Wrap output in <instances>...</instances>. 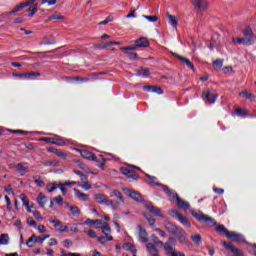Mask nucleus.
<instances>
[{"label":"nucleus","instance_id":"nucleus-14","mask_svg":"<svg viewBox=\"0 0 256 256\" xmlns=\"http://www.w3.org/2000/svg\"><path fill=\"white\" fill-rule=\"evenodd\" d=\"M173 199L177 200V205L178 207H180V209H184V211H187V209H189V204L181 199L178 194H173Z\"/></svg>","mask_w":256,"mask_h":256},{"label":"nucleus","instance_id":"nucleus-27","mask_svg":"<svg viewBox=\"0 0 256 256\" xmlns=\"http://www.w3.org/2000/svg\"><path fill=\"white\" fill-rule=\"evenodd\" d=\"M37 5L38 4H35V3L28 5L29 8L26 10V13H29L28 17H33L35 15V13H37V11H38Z\"/></svg>","mask_w":256,"mask_h":256},{"label":"nucleus","instance_id":"nucleus-11","mask_svg":"<svg viewBox=\"0 0 256 256\" xmlns=\"http://www.w3.org/2000/svg\"><path fill=\"white\" fill-rule=\"evenodd\" d=\"M37 0H26L23 3H20L18 6H16L9 14L11 13H17L18 11H21V9H25V7H29V5H33Z\"/></svg>","mask_w":256,"mask_h":256},{"label":"nucleus","instance_id":"nucleus-51","mask_svg":"<svg viewBox=\"0 0 256 256\" xmlns=\"http://www.w3.org/2000/svg\"><path fill=\"white\" fill-rule=\"evenodd\" d=\"M85 233L90 237L91 239H97V234L94 230L90 229L88 231H85Z\"/></svg>","mask_w":256,"mask_h":256},{"label":"nucleus","instance_id":"nucleus-40","mask_svg":"<svg viewBox=\"0 0 256 256\" xmlns=\"http://www.w3.org/2000/svg\"><path fill=\"white\" fill-rule=\"evenodd\" d=\"M43 165H44L45 167H58L59 161H57V160H53V161L48 160V161H46V162H43Z\"/></svg>","mask_w":256,"mask_h":256},{"label":"nucleus","instance_id":"nucleus-39","mask_svg":"<svg viewBox=\"0 0 256 256\" xmlns=\"http://www.w3.org/2000/svg\"><path fill=\"white\" fill-rule=\"evenodd\" d=\"M212 65L216 71H219V69H221V67H223V60L217 59L212 63Z\"/></svg>","mask_w":256,"mask_h":256},{"label":"nucleus","instance_id":"nucleus-32","mask_svg":"<svg viewBox=\"0 0 256 256\" xmlns=\"http://www.w3.org/2000/svg\"><path fill=\"white\" fill-rule=\"evenodd\" d=\"M63 19H65V16L61 15L58 12H55L50 17H48V21H54V20L63 21Z\"/></svg>","mask_w":256,"mask_h":256},{"label":"nucleus","instance_id":"nucleus-50","mask_svg":"<svg viewBox=\"0 0 256 256\" xmlns=\"http://www.w3.org/2000/svg\"><path fill=\"white\" fill-rule=\"evenodd\" d=\"M20 199H21L23 205H25V207H29V200H27V195L21 194Z\"/></svg>","mask_w":256,"mask_h":256},{"label":"nucleus","instance_id":"nucleus-9","mask_svg":"<svg viewBox=\"0 0 256 256\" xmlns=\"http://www.w3.org/2000/svg\"><path fill=\"white\" fill-rule=\"evenodd\" d=\"M120 171L123 175L128 177V179H133L134 181H136V179H139L137 172H135L129 168H121Z\"/></svg>","mask_w":256,"mask_h":256},{"label":"nucleus","instance_id":"nucleus-25","mask_svg":"<svg viewBox=\"0 0 256 256\" xmlns=\"http://www.w3.org/2000/svg\"><path fill=\"white\" fill-rule=\"evenodd\" d=\"M173 241H175L174 238H169L167 242L164 244L165 251H167V253H170V255H173V253H175V251H173V246H171Z\"/></svg>","mask_w":256,"mask_h":256},{"label":"nucleus","instance_id":"nucleus-16","mask_svg":"<svg viewBox=\"0 0 256 256\" xmlns=\"http://www.w3.org/2000/svg\"><path fill=\"white\" fill-rule=\"evenodd\" d=\"M203 97L206 103H215V101H217V94L211 92H204Z\"/></svg>","mask_w":256,"mask_h":256},{"label":"nucleus","instance_id":"nucleus-30","mask_svg":"<svg viewBox=\"0 0 256 256\" xmlns=\"http://www.w3.org/2000/svg\"><path fill=\"white\" fill-rule=\"evenodd\" d=\"M146 209L147 211H149L150 213H153V215H161V209L152 206V205H146Z\"/></svg>","mask_w":256,"mask_h":256},{"label":"nucleus","instance_id":"nucleus-7","mask_svg":"<svg viewBox=\"0 0 256 256\" xmlns=\"http://www.w3.org/2000/svg\"><path fill=\"white\" fill-rule=\"evenodd\" d=\"M122 191H124V193H126L128 197H130V199H133L134 201H139L140 203L141 201H143V197L138 192L130 190L129 188H123Z\"/></svg>","mask_w":256,"mask_h":256},{"label":"nucleus","instance_id":"nucleus-41","mask_svg":"<svg viewBox=\"0 0 256 256\" xmlns=\"http://www.w3.org/2000/svg\"><path fill=\"white\" fill-rule=\"evenodd\" d=\"M146 177L149 179V185H160L159 182H157V177L151 176L149 174H147Z\"/></svg>","mask_w":256,"mask_h":256},{"label":"nucleus","instance_id":"nucleus-18","mask_svg":"<svg viewBox=\"0 0 256 256\" xmlns=\"http://www.w3.org/2000/svg\"><path fill=\"white\" fill-rule=\"evenodd\" d=\"M16 168L18 173H20V175H25L29 173V167H27V163L25 162L18 163Z\"/></svg>","mask_w":256,"mask_h":256},{"label":"nucleus","instance_id":"nucleus-1","mask_svg":"<svg viewBox=\"0 0 256 256\" xmlns=\"http://www.w3.org/2000/svg\"><path fill=\"white\" fill-rule=\"evenodd\" d=\"M193 217H195L199 223H204L208 227H215L216 233H223L226 237H229V234L231 233V231L227 230L223 224L217 225V220H215V218L206 215L201 211L194 212Z\"/></svg>","mask_w":256,"mask_h":256},{"label":"nucleus","instance_id":"nucleus-57","mask_svg":"<svg viewBox=\"0 0 256 256\" xmlns=\"http://www.w3.org/2000/svg\"><path fill=\"white\" fill-rule=\"evenodd\" d=\"M27 224L30 225V227H37V222H35L31 217L27 219Z\"/></svg>","mask_w":256,"mask_h":256},{"label":"nucleus","instance_id":"nucleus-56","mask_svg":"<svg viewBox=\"0 0 256 256\" xmlns=\"http://www.w3.org/2000/svg\"><path fill=\"white\" fill-rule=\"evenodd\" d=\"M193 241H195L196 244L201 245V241H202L201 235H199V234L194 235L193 236Z\"/></svg>","mask_w":256,"mask_h":256},{"label":"nucleus","instance_id":"nucleus-59","mask_svg":"<svg viewBox=\"0 0 256 256\" xmlns=\"http://www.w3.org/2000/svg\"><path fill=\"white\" fill-rule=\"evenodd\" d=\"M4 191H6V193H8V195H13V188L11 187V185H6L4 187Z\"/></svg>","mask_w":256,"mask_h":256},{"label":"nucleus","instance_id":"nucleus-24","mask_svg":"<svg viewBox=\"0 0 256 256\" xmlns=\"http://www.w3.org/2000/svg\"><path fill=\"white\" fill-rule=\"evenodd\" d=\"M74 193L79 201H89V195L81 192L79 189L74 188Z\"/></svg>","mask_w":256,"mask_h":256},{"label":"nucleus","instance_id":"nucleus-64","mask_svg":"<svg viewBox=\"0 0 256 256\" xmlns=\"http://www.w3.org/2000/svg\"><path fill=\"white\" fill-rule=\"evenodd\" d=\"M48 245H49V247H53V246L57 245V239L51 238Z\"/></svg>","mask_w":256,"mask_h":256},{"label":"nucleus","instance_id":"nucleus-12","mask_svg":"<svg viewBox=\"0 0 256 256\" xmlns=\"http://www.w3.org/2000/svg\"><path fill=\"white\" fill-rule=\"evenodd\" d=\"M244 39L248 41V45H253L255 41V36L253 35V30L251 28H247L244 30Z\"/></svg>","mask_w":256,"mask_h":256},{"label":"nucleus","instance_id":"nucleus-31","mask_svg":"<svg viewBox=\"0 0 256 256\" xmlns=\"http://www.w3.org/2000/svg\"><path fill=\"white\" fill-rule=\"evenodd\" d=\"M110 197H116V199H119L121 203H125V198H123V194L119 190H113Z\"/></svg>","mask_w":256,"mask_h":256},{"label":"nucleus","instance_id":"nucleus-52","mask_svg":"<svg viewBox=\"0 0 256 256\" xmlns=\"http://www.w3.org/2000/svg\"><path fill=\"white\" fill-rule=\"evenodd\" d=\"M145 219L148 221L149 225H155V219L149 214H144Z\"/></svg>","mask_w":256,"mask_h":256},{"label":"nucleus","instance_id":"nucleus-8","mask_svg":"<svg viewBox=\"0 0 256 256\" xmlns=\"http://www.w3.org/2000/svg\"><path fill=\"white\" fill-rule=\"evenodd\" d=\"M138 235H139V241L141 243H147L149 241V234L147 233V230L143 228V226L138 225Z\"/></svg>","mask_w":256,"mask_h":256},{"label":"nucleus","instance_id":"nucleus-63","mask_svg":"<svg viewBox=\"0 0 256 256\" xmlns=\"http://www.w3.org/2000/svg\"><path fill=\"white\" fill-rule=\"evenodd\" d=\"M50 223L54 224V227H61V221L53 219V220H49Z\"/></svg>","mask_w":256,"mask_h":256},{"label":"nucleus","instance_id":"nucleus-42","mask_svg":"<svg viewBox=\"0 0 256 256\" xmlns=\"http://www.w3.org/2000/svg\"><path fill=\"white\" fill-rule=\"evenodd\" d=\"M175 235L179 239L180 243H185V232L183 230L178 231Z\"/></svg>","mask_w":256,"mask_h":256},{"label":"nucleus","instance_id":"nucleus-29","mask_svg":"<svg viewBox=\"0 0 256 256\" xmlns=\"http://www.w3.org/2000/svg\"><path fill=\"white\" fill-rule=\"evenodd\" d=\"M175 57H177V59H179L182 63H185L187 67H189L190 69H193V63H191L190 59L184 58L179 54H176Z\"/></svg>","mask_w":256,"mask_h":256},{"label":"nucleus","instance_id":"nucleus-21","mask_svg":"<svg viewBox=\"0 0 256 256\" xmlns=\"http://www.w3.org/2000/svg\"><path fill=\"white\" fill-rule=\"evenodd\" d=\"M48 151L50 153H54V155H56L57 157H60V159H67V153H65L59 149L50 147V148H48Z\"/></svg>","mask_w":256,"mask_h":256},{"label":"nucleus","instance_id":"nucleus-61","mask_svg":"<svg viewBox=\"0 0 256 256\" xmlns=\"http://www.w3.org/2000/svg\"><path fill=\"white\" fill-rule=\"evenodd\" d=\"M33 215L35 219H38V221H43V217L41 216V213H39V211H34Z\"/></svg>","mask_w":256,"mask_h":256},{"label":"nucleus","instance_id":"nucleus-55","mask_svg":"<svg viewBox=\"0 0 256 256\" xmlns=\"http://www.w3.org/2000/svg\"><path fill=\"white\" fill-rule=\"evenodd\" d=\"M52 145H58L59 147H62V145H65V142L63 141V139H57L52 141Z\"/></svg>","mask_w":256,"mask_h":256},{"label":"nucleus","instance_id":"nucleus-45","mask_svg":"<svg viewBox=\"0 0 256 256\" xmlns=\"http://www.w3.org/2000/svg\"><path fill=\"white\" fill-rule=\"evenodd\" d=\"M85 224L86 225H102L103 224V221H101L100 219H97V220H86L85 221Z\"/></svg>","mask_w":256,"mask_h":256},{"label":"nucleus","instance_id":"nucleus-35","mask_svg":"<svg viewBox=\"0 0 256 256\" xmlns=\"http://www.w3.org/2000/svg\"><path fill=\"white\" fill-rule=\"evenodd\" d=\"M232 41H233V43H238V45H248L249 46V41H247L244 37L233 38Z\"/></svg>","mask_w":256,"mask_h":256},{"label":"nucleus","instance_id":"nucleus-28","mask_svg":"<svg viewBox=\"0 0 256 256\" xmlns=\"http://www.w3.org/2000/svg\"><path fill=\"white\" fill-rule=\"evenodd\" d=\"M166 19L169 21V23L172 25V27H177L179 22H178L176 16L167 13L166 14Z\"/></svg>","mask_w":256,"mask_h":256},{"label":"nucleus","instance_id":"nucleus-2","mask_svg":"<svg viewBox=\"0 0 256 256\" xmlns=\"http://www.w3.org/2000/svg\"><path fill=\"white\" fill-rule=\"evenodd\" d=\"M207 9H209V2L207 0H194V11L197 19H201Z\"/></svg>","mask_w":256,"mask_h":256},{"label":"nucleus","instance_id":"nucleus-5","mask_svg":"<svg viewBox=\"0 0 256 256\" xmlns=\"http://www.w3.org/2000/svg\"><path fill=\"white\" fill-rule=\"evenodd\" d=\"M222 244L224 245L225 249H227V251H230V253L233 254V256H243V251L239 250V248L233 245V243L224 241Z\"/></svg>","mask_w":256,"mask_h":256},{"label":"nucleus","instance_id":"nucleus-10","mask_svg":"<svg viewBox=\"0 0 256 256\" xmlns=\"http://www.w3.org/2000/svg\"><path fill=\"white\" fill-rule=\"evenodd\" d=\"M228 239H233L235 243H245V238L243 235L233 231H230L228 234Z\"/></svg>","mask_w":256,"mask_h":256},{"label":"nucleus","instance_id":"nucleus-20","mask_svg":"<svg viewBox=\"0 0 256 256\" xmlns=\"http://www.w3.org/2000/svg\"><path fill=\"white\" fill-rule=\"evenodd\" d=\"M81 156L84 157V159H89V161H97V156L89 150L82 151Z\"/></svg>","mask_w":256,"mask_h":256},{"label":"nucleus","instance_id":"nucleus-47","mask_svg":"<svg viewBox=\"0 0 256 256\" xmlns=\"http://www.w3.org/2000/svg\"><path fill=\"white\" fill-rule=\"evenodd\" d=\"M162 189L164 191V193H166V195H168L169 197H173V195H177V193H174L173 191H171V189H169V187L163 185Z\"/></svg>","mask_w":256,"mask_h":256},{"label":"nucleus","instance_id":"nucleus-48","mask_svg":"<svg viewBox=\"0 0 256 256\" xmlns=\"http://www.w3.org/2000/svg\"><path fill=\"white\" fill-rule=\"evenodd\" d=\"M70 212L72 215H81V211H79V208L77 206H70Z\"/></svg>","mask_w":256,"mask_h":256},{"label":"nucleus","instance_id":"nucleus-60","mask_svg":"<svg viewBox=\"0 0 256 256\" xmlns=\"http://www.w3.org/2000/svg\"><path fill=\"white\" fill-rule=\"evenodd\" d=\"M63 245H64V247L69 249V247L73 246V242L69 239H66V240L63 241Z\"/></svg>","mask_w":256,"mask_h":256},{"label":"nucleus","instance_id":"nucleus-36","mask_svg":"<svg viewBox=\"0 0 256 256\" xmlns=\"http://www.w3.org/2000/svg\"><path fill=\"white\" fill-rule=\"evenodd\" d=\"M34 183L37 185V187H45V182L39 175L34 176Z\"/></svg>","mask_w":256,"mask_h":256},{"label":"nucleus","instance_id":"nucleus-49","mask_svg":"<svg viewBox=\"0 0 256 256\" xmlns=\"http://www.w3.org/2000/svg\"><path fill=\"white\" fill-rule=\"evenodd\" d=\"M144 19H147V21H150L151 23H155L157 21H159V17L157 16H146L143 15Z\"/></svg>","mask_w":256,"mask_h":256},{"label":"nucleus","instance_id":"nucleus-3","mask_svg":"<svg viewBox=\"0 0 256 256\" xmlns=\"http://www.w3.org/2000/svg\"><path fill=\"white\" fill-rule=\"evenodd\" d=\"M94 199L96 202H98L100 205H111L112 209H118L119 208V202H113V200H109V198L103 194H96L94 196Z\"/></svg>","mask_w":256,"mask_h":256},{"label":"nucleus","instance_id":"nucleus-6","mask_svg":"<svg viewBox=\"0 0 256 256\" xmlns=\"http://www.w3.org/2000/svg\"><path fill=\"white\" fill-rule=\"evenodd\" d=\"M170 215L171 217H174V219H178V221H180V223H182L183 225H187L188 227H191V223H189L187 218L182 214H180L178 211L172 210L170 212Z\"/></svg>","mask_w":256,"mask_h":256},{"label":"nucleus","instance_id":"nucleus-17","mask_svg":"<svg viewBox=\"0 0 256 256\" xmlns=\"http://www.w3.org/2000/svg\"><path fill=\"white\" fill-rule=\"evenodd\" d=\"M43 241H45V238L41 236L37 237V235L33 234L26 242V245L27 247H31V243H43Z\"/></svg>","mask_w":256,"mask_h":256},{"label":"nucleus","instance_id":"nucleus-22","mask_svg":"<svg viewBox=\"0 0 256 256\" xmlns=\"http://www.w3.org/2000/svg\"><path fill=\"white\" fill-rule=\"evenodd\" d=\"M36 201L42 209H45V202L48 201V199L47 196H45V194L40 192L36 198Z\"/></svg>","mask_w":256,"mask_h":256},{"label":"nucleus","instance_id":"nucleus-58","mask_svg":"<svg viewBox=\"0 0 256 256\" xmlns=\"http://www.w3.org/2000/svg\"><path fill=\"white\" fill-rule=\"evenodd\" d=\"M58 187L60 189V191L63 193V195H66L67 194V188H65L64 184L63 183H59L58 184Z\"/></svg>","mask_w":256,"mask_h":256},{"label":"nucleus","instance_id":"nucleus-13","mask_svg":"<svg viewBox=\"0 0 256 256\" xmlns=\"http://www.w3.org/2000/svg\"><path fill=\"white\" fill-rule=\"evenodd\" d=\"M81 183H78V187H82V189H85V191H89L91 189V183H89V178L87 175L80 176Z\"/></svg>","mask_w":256,"mask_h":256},{"label":"nucleus","instance_id":"nucleus-15","mask_svg":"<svg viewBox=\"0 0 256 256\" xmlns=\"http://www.w3.org/2000/svg\"><path fill=\"white\" fill-rule=\"evenodd\" d=\"M165 229L166 231H168V233H171L172 235H176V233L180 231L179 227L171 222H167L165 224Z\"/></svg>","mask_w":256,"mask_h":256},{"label":"nucleus","instance_id":"nucleus-38","mask_svg":"<svg viewBox=\"0 0 256 256\" xmlns=\"http://www.w3.org/2000/svg\"><path fill=\"white\" fill-rule=\"evenodd\" d=\"M37 77H41V73H39V72H26V79H37Z\"/></svg>","mask_w":256,"mask_h":256},{"label":"nucleus","instance_id":"nucleus-43","mask_svg":"<svg viewBox=\"0 0 256 256\" xmlns=\"http://www.w3.org/2000/svg\"><path fill=\"white\" fill-rule=\"evenodd\" d=\"M122 51H124V53H126V55L129 57V59L131 61H135V59H137V53L130 52V50H122Z\"/></svg>","mask_w":256,"mask_h":256},{"label":"nucleus","instance_id":"nucleus-37","mask_svg":"<svg viewBox=\"0 0 256 256\" xmlns=\"http://www.w3.org/2000/svg\"><path fill=\"white\" fill-rule=\"evenodd\" d=\"M9 243V234L0 235V245H8Z\"/></svg>","mask_w":256,"mask_h":256},{"label":"nucleus","instance_id":"nucleus-62","mask_svg":"<svg viewBox=\"0 0 256 256\" xmlns=\"http://www.w3.org/2000/svg\"><path fill=\"white\" fill-rule=\"evenodd\" d=\"M141 71L144 77H149V75H151V73L149 72V69L147 68H141Z\"/></svg>","mask_w":256,"mask_h":256},{"label":"nucleus","instance_id":"nucleus-26","mask_svg":"<svg viewBox=\"0 0 256 256\" xmlns=\"http://www.w3.org/2000/svg\"><path fill=\"white\" fill-rule=\"evenodd\" d=\"M146 249H147V251H148L152 256L158 254V252H157V245H156V244L148 243V244H146Z\"/></svg>","mask_w":256,"mask_h":256},{"label":"nucleus","instance_id":"nucleus-46","mask_svg":"<svg viewBox=\"0 0 256 256\" xmlns=\"http://www.w3.org/2000/svg\"><path fill=\"white\" fill-rule=\"evenodd\" d=\"M133 244L131 242H127L126 244H124V249H126L127 251H132L133 254L137 253V249H133Z\"/></svg>","mask_w":256,"mask_h":256},{"label":"nucleus","instance_id":"nucleus-44","mask_svg":"<svg viewBox=\"0 0 256 256\" xmlns=\"http://www.w3.org/2000/svg\"><path fill=\"white\" fill-rule=\"evenodd\" d=\"M151 239H152L154 245H160L161 247H163V245H164V244H163V241H160V240H159V237H157V235L152 234V235H151Z\"/></svg>","mask_w":256,"mask_h":256},{"label":"nucleus","instance_id":"nucleus-54","mask_svg":"<svg viewBox=\"0 0 256 256\" xmlns=\"http://www.w3.org/2000/svg\"><path fill=\"white\" fill-rule=\"evenodd\" d=\"M235 113H236V115H238L240 117H243V115H247V112L245 110L241 109V108H237L235 110Z\"/></svg>","mask_w":256,"mask_h":256},{"label":"nucleus","instance_id":"nucleus-19","mask_svg":"<svg viewBox=\"0 0 256 256\" xmlns=\"http://www.w3.org/2000/svg\"><path fill=\"white\" fill-rule=\"evenodd\" d=\"M144 91H148L150 93H158V95H163V90L161 87L158 86H144L143 87Z\"/></svg>","mask_w":256,"mask_h":256},{"label":"nucleus","instance_id":"nucleus-34","mask_svg":"<svg viewBox=\"0 0 256 256\" xmlns=\"http://www.w3.org/2000/svg\"><path fill=\"white\" fill-rule=\"evenodd\" d=\"M99 243H101L102 245H105V243H107V241H113V236L106 234L105 236H100L98 238Z\"/></svg>","mask_w":256,"mask_h":256},{"label":"nucleus","instance_id":"nucleus-33","mask_svg":"<svg viewBox=\"0 0 256 256\" xmlns=\"http://www.w3.org/2000/svg\"><path fill=\"white\" fill-rule=\"evenodd\" d=\"M101 225L102 233H104V235H109V233H111V226L109 225V223L102 222Z\"/></svg>","mask_w":256,"mask_h":256},{"label":"nucleus","instance_id":"nucleus-23","mask_svg":"<svg viewBox=\"0 0 256 256\" xmlns=\"http://www.w3.org/2000/svg\"><path fill=\"white\" fill-rule=\"evenodd\" d=\"M239 97H245V99H248V101H255L256 97L251 93L249 90H243L240 92Z\"/></svg>","mask_w":256,"mask_h":256},{"label":"nucleus","instance_id":"nucleus-53","mask_svg":"<svg viewBox=\"0 0 256 256\" xmlns=\"http://www.w3.org/2000/svg\"><path fill=\"white\" fill-rule=\"evenodd\" d=\"M12 77H16L17 79H27L26 73H13Z\"/></svg>","mask_w":256,"mask_h":256},{"label":"nucleus","instance_id":"nucleus-4","mask_svg":"<svg viewBox=\"0 0 256 256\" xmlns=\"http://www.w3.org/2000/svg\"><path fill=\"white\" fill-rule=\"evenodd\" d=\"M149 45V40L146 37H141L135 41V45L130 47H121V51H135L137 47H147Z\"/></svg>","mask_w":256,"mask_h":256}]
</instances>
